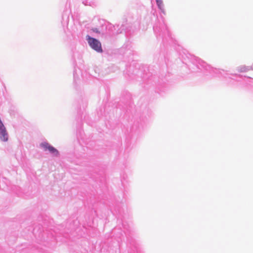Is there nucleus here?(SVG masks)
Returning a JSON list of instances; mask_svg holds the SVG:
<instances>
[{"mask_svg":"<svg viewBox=\"0 0 253 253\" xmlns=\"http://www.w3.org/2000/svg\"><path fill=\"white\" fill-rule=\"evenodd\" d=\"M157 3L160 8H162V6H163V1L162 0H156Z\"/></svg>","mask_w":253,"mask_h":253,"instance_id":"20e7f679","label":"nucleus"},{"mask_svg":"<svg viewBox=\"0 0 253 253\" xmlns=\"http://www.w3.org/2000/svg\"><path fill=\"white\" fill-rule=\"evenodd\" d=\"M250 70H253V64L249 67Z\"/></svg>","mask_w":253,"mask_h":253,"instance_id":"423d86ee","label":"nucleus"},{"mask_svg":"<svg viewBox=\"0 0 253 253\" xmlns=\"http://www.w3.org/2000/svg\"><path fill=\"white\" fill-rule=\"evenodd\" d=\"M238 70L240 72H245L250 71V69L249 67H246L245 66H243L240 67L238 68Z\"/></svg>","mask_w":253,"mask_h":253,"instance_id":"7ed1b4c3","label":"nucleus"},{"mask_svg":"<svg viewBox=\"0 0 253 253\" xmlns=\"http://www.w3.org/2000/svg\"><path fill=\"white\" fill-rule=\"evenodd\" d=\"M86 40L89 46L97 52L101 53L103 51L101 43L97 39L91 38L89 36H86Z\"/></svg>","mask_w":253,"mask_h":253,"instance_id":"f257e3e1","label":"nucleus"},{"mask_svg":"<svg viewBox=\"0 0 253 253\" xmlns=\"http://www.w3.org/2000/svg\"><path fill=\"white\" fill-rule=\"evenodd\" d=\"M41 145L45 150H48L49 152L55 155L58 154V151L55 148L47 143H42Z\"/></svg>","mask_w":253,"mask_h":253,"instance_id":"f03ea898","label":"nucleus"},{"mask_svg":"<svg viewBox=\"0 0 253 253\" xmlns=\"http://www.w3.org/2000/svg\"><path fill=\"white\" fill-rule=\"evenodd\" d=\"M92 31H93V32H96V33H99L98 30L96 28H95V29H92Z\"/></svg>","mask_w":253,"mask_h":253,"instance_id":"39448f33","label":"nucleus"}]
</instances>
